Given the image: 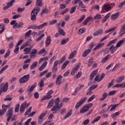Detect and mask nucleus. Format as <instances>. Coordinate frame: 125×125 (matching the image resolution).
<instances>
[{
    "label": "nucleus",
    "mask_w": 125,
    "mask_h": 125,
    "mask_svg": "<svg viewBox=\"0 0 125 125\" xmlns=\"http://www.w3.org/2000/svg\"><path fill=\"white\" fill-rule=\"evenodd\" d=\"M55 105L51 108V112H53V114H57L58 111L63 107V103H61L59 105L60 102V98H57L55 100Z\"/></svg>",
    "instance_id": "obj_1"
},
{
    "label": "nucleus",
    "mask_w": 125,
    "mask_h": 125,
    "mask_svg": "<svg viewBox=\"0 0 125 125\" xmlns=\"http://www.w3.org/2000/svg\"><path fill=\"white\" fill-rule=\"evenodd\" d=\"M41 9L39 7H36L31 12V21H36L37 20V15L40 12Z\"/></svg>",
    "instance_id": "obj_2"
},
{
    "label": "nucleus",
    "mask_w": 125,
    "mask_h": 125,
    "mask_svg": "<svg viewBox=\"0 0 125 125\" xmlns=\"http://www.w3.org/2000/svg\"><path fill=\"white\" fill-rule=\"evenodd\" d=\"M93 106V104L91 103L88 104H87L85 105L84 106H83L80 111V113L81 114H83L84 113H85L89 110L90 108H91Z\"/></svg>",
    "instance_id": "obj_3"
},
{
    "label": "nucleus",
    "mask_w": 125,
    "mask_h": 125,
    "mask_svg": "<svg viewBox=\"0 0 125 125\" xmlns=\"http://www.w3.org/2000/svg\"><path fill=\"white\" fill-rule=\"evenodd\" d=\"M47 25V22H44L40 25H37L36 24H34L33 25H30L28 27V29H33V30L39 29H42L44 26H46Z\"/></svg>",
    "instance_id": "obj_4"
},
{
    "label": "nucleus",
    "mask_w": 125,
    "mask_h": 125,
    "mask_svg": "<svg viewBox=\"0 0 125 125\" xmlns=\"http://www.w3.org/2000/svg\"><path fill=\"white\" fill-rule=\"evenodd\" d=\"M13 115V108L11 107L7 111L6 116L7 117V122H9L11 120V117Z\"/></svg>",
    "instance_id": "obj_5"
},
{
    "label": "nucleus",
    "mask_w": 125,
    "mask_h": 125,
    "mask_svg": "<svg viewBox=\"0 0 125 125\" xmlns=\"http://www.w3.org/2000/svg\"><path fill=\"white\" fill-rule=\"evenodd\" d=\"M9 107H10V104L7 105L3 104L2 105V110L0 109V117L3 116L5 114V112L7 111V109L9 108Z\"/></svg>",
    "instance_id": "obj_6"
},
{
    "label": "nucleus",
    "mask_w": 125,
    "mask_h": 125,
    "mask_svg": "<svg viewBox=\"0 0 125 125\" xmlns=\"http://www.w3.org/2000/svg\"><path fill=\"white\" fill-rule=\"evenodd\" d=\"M53 93V90H49L46 96H44L41 100V101H43L44 100H49V99H51V98H52V96H51V94Z\"/></svg>",
    "instance_id": "obj_7"
},
{
    "label": "nucleus",
    "mask_w": 125,
    "mask_h": 125,
    "mask_svg": "<svg viewBox=\"0 0 125 125\" xmlns=\"http://www.w3.org/2000/svg\"><path fill=\"white\" fill-rule=\"evenodd\" d=\"M30 75L29 74L24 75L20 79L19 82L21 83H27V82H28V81L30 80Z\"/></svg>",
    "instance_id": "obj_8"
},
{
    "label": "nucleus",
    "mask_w": 125,
    "mask_h": 125,
    "mask_svg": "<svg viewBox=\"0 0 125 125\" xmlns=\"http://www.w3.org/2000/svg\"><path fill=\"white\" fill-rule=\"evenodd\" d=\"M87 100V97H84L83 99H82L79 102H77L76 105H75V108L76 110H78L85 101Z\"/></svg>",
    "instance_id": "obj_9"
},
{
    "label": "nucleus",
    "mask_w": 125,
    "mask_h": 125,
    "mask_svg": "<svg viewBox=\"0 0 125 125\" xmlns=\"http://www.w3.org/2000/svg\"><path fill=\"white\" fill-rule=\"evenodd\" d=\"M110 10H111V6H110V4H104L102 7L101 13H105V11L108 12L110 11Z\"/></svg>",
    "instance_id": "obj_10"
},
{
    "label": "nucleus",
    "mask_w": 125,
    "mask_h": 125,
    "mask_svg": "<svg viewBox=\"0 0 125 125\" xmlns=\"http://www.w3.org/2000/svg\"><path fill=\"white\" fill-rule=\"evenodd\" d=\"M37 86V83H34L33 84L31 85V87H30V85L28 86L27 88V91L28 93V94H31V92H33L34 91V89H35V88Z\"/></svg>",
    "instance_id": "obj_11"
},
{
    "label": "nucleus",
    "mask_w": 125,
    "mask_h": 125,
    "mask_svg": "<svg viewBox=\"0 0 125 125\" xmlns=\"http://www.w3.org/2000/svg\"><path fill=\"white\" fill-rule=\"evenodd\" d=\"M8 89V83L6 82L5 84V85L3 87V88H1L0 90V95H1V93L2 92H6L7 91V89Z\"/></svg>",
    "instance_id": "obj_12"
},
{
    "label": "nucleus",
    "mask_w": 125,
    "mask_h": 125,
    "mask_svg": "<svg viewBox=\"0 0 125 125\" xmlns=\"http://www.w3.org/2000/svg\"><path fill=\"white\" fill-rule=\"evenodd\" d=\"M54 103L55 104V100H54V99H52L51 100H50L49 103H48L47 108L49 109L53 107V105H54Z\"/></svg>",
    "instance_id": "obj_13"
},
{
    "label": "nucleus",
    "mask_w": 125,
    "mask_h": 125,
    "mask_svg": "<svg viewBox=\"0 0 125 125\" xmlns=\"http://www.w3.org/2000/svg\"><path fill=\"white\" fill-rule=\"evenodd\" d=\"M37 53H38V50L35 49H33L32 51L30 53V57L31 58H35L37 56Z\"/></svg>",
    "instance_id": "obj_14"
},
{
    "label": "nucleus",
    "mask_w": 125,
    "mask_h": 125,
    "mask_svg": "<svg viewBox=\"0 0 125 125\" xmlns=\"http://www.w3.org/2000/svg\"><path fill=\"white\" fill-rule=\"evenodd\" d=\"M26 105H27V102H24L22 104L20 109V112L23 113L24 111H25V109L26 108Z\"/></svg>",
    "instance_id": "obj_15"
},
{
    "label": "nucleus",
    "mask_w": 125,
    "mask_h": 125,
    "mask_svg": "<svg viewBox=\"0 0 125 125\" xmlns=\"http://www.w3.org/2000/svg\"><path fill=\"white\" fill-rule=\"evenodd\" d=\"M97 73H98V70L97 69L94 70L90 75V81H92L93 80V78L96 76Z\"/></svg>",
    "instance_id": "obj_16"
},
{
    "label": "nucleus",
    "mask_w": 125,
    "mask_h": 125,
    "mask_svg": "<svg viewBox=\"0 0 125 125\" xmlns=\"http://www.w3.org/2000/svg\"><path fill=\"white\" fill-rule=\"evenodd\" d=\"M90 52H91V50L88 49L85 50L83 53L82 56L83 57H86L88 54H89Z\"/></svg>",
    "instance_id": "obj_17"
},
{
    "label": "nucleus",
    "mask_w": 125,
    "mask_h": 125,
    "mask_svg": "<svg viewBox=\"0 0 125 125\" xmlns=\"http://www.w3.org/2000/svg\"><path fill=\"white\" fill-rule=\"evenodd\" d=\"M109 96L108 93L107 92H104L102 95V97L99 99L100 101H104L106 98H107Z\"/></svg>",
    "instance_id": "obj_18"
},
{
    "label": "nucleus",
    "mask_w": 125,
    "mask_h": 125,
    "mask_svg": "<svg viewBox=\"0 0 125 125\" xmlns=\"http://www.w3.org/2000/svg\"><path fill=\"white\" fill-rule=\"evenodd\" d=\"M76 55H77V51L74 50L70 54L68 57V59H73V58H74Z\"/></svg>",
    "instance_id": "obj_19"
},
{
    "label": "nucleus",
    "mask_w": 125,
    "mask_h": 125,
    "mask_svg": "<svg viewBox=\"0 0 125 125\" xmlns=\"http://www.w3.org/2000/svg\"><path fill=\"white\" fill-rule=\"evenodd\" d=\"M103 33V30L102 29H99L93 33V36H94V37H96L97 36H99V35H101Z\"/></svg>",
    "instance_id": "obj_20"
},
{
    "label": "nucleus",
    "mask_w": 125,
    "mask_h": 125,
    "mask_svg": "<svg viewBox=\"0 0 125 125\" xmlns=\"http://www.w3.org/2000/svg\"><path fill=\"white\" fill-rule=\"evenodd\" d=\"M120 16V13H117L114 14H112L111 16V20H116Z\"/></svg>",
    "instance_id": "obj_21"
},
{
    "label": "nucleus",
    "mask_w": 125,
    "mask_h": 125,
    "mask_svg": "<svg viewBox=\"0 0 125 125\" xmlns=\"http://www.w3.org/2000/svg\"><path fill=\"white\" fill-rule=\"evenodd\" d=\"M125 79V76H120L116 80V83H122V82H123Z\"/></svg>",
    "instance_id": "obj_22"
},
{
    "label": "nucleus",
    "mask_w": 125,
    "mask_h": 125,
    "mask_svg": "<svg viewBox=\"0 0 125 125\" xmlns=\"http://www.w3.org/2000/svg\"><path fill=\"white\" fill-rule=\"evenodd\" d=\"M117 49H118V48L116 47V46H113V45H112L109 48V50H111V53L112 54H114V52H116V50H117Z\"/></svg>",
    "instance_id": "obj_23"
},
{
    "label": "nucleus",
    "mask_w": 125,
    "mask_h": 125,
    "mask_svg": "<svg viewBox=\"0 0 125 125\" xmlns=\"http://www.w3.org/2000/svg\"><path fill=\"white\" fill-rule=\"evenodd\" d=\"M93 19V17H89L87 19H86L83 22V25H86L89 21H91Z\"/></svg>",
    "instance_id": "obj_24"
},
{
    "label": "nucleus",
    "mask_w": 125,
    "mask_h": 125,
    "mask_svg": "<svg viewBox=\"0 0 125 125\" xmlns=\"http://www.w3.org/2000/svg\"><path fill=\"white\" fill-rule=\"evenodd\" d=\"M110 16H111V13H109L105 17H104L103 20L102 21V22L105 23V22L108 20V18H109Z\"/></svg>",
    "instance_id": "obj_25"
},
{
    "label": "nucleus",
    "mask_w": 125,
    "mask_h": 125,
    "mask_svg": "<svg viewBox=\"0 0 125 125\" xmlns=\"http://www.w3.org/2000/svg\"><path fill=\"white\" fill-rule=\"evenodd\" d=\"M104 46V43H99L94 49L93 51L95 50H97V49H99L101 47H103Z\"/></svg>",
    "instance_id": "obj_26"
},
{
    "label": "nucleus",
    "mask_w": 125,
    "mask_h": 125,
    "mask_svg": "<svg viewBox=\"0 0 125 125\" xmlns=\"http://www.w3.org/2000/svg\"><path fill=\"white\" fill-rule=\"evenodd\" d=\"M44 80H45V78H43L41 80L40 82L39 83V86L41 88L44 86V83H43V82H44Z\"/></svg>",
    "instance_id": "obj_27"
},
{
    "label": "nucleus",
    "mask_w": 125,
    "mask_h": 125,
    "mask_svg": "<svg viewBox=\"0 0 125 125\" xmlns=\"http://www.w3.org/2000/svg\"><path fill=\"white\" fill-rule=\"evenodd\" d=\"M125 43V41L124 40H121L118 43L116 44V47L117 48H119V47H120L122 45H123V44Z\"/></svg>",
    "instance_id": "obj_28"
},
{
    "label": "nucleus",
    "mask_w": 125,
    "mask_h": 125,
    "mask_svg": "<svg viewBox=\"0 0 125 125\" xmlns=\"http://www.w3.org/2000/svg\"><path fill=\"white\" fill-rule=\"evenodd\" d=\"M38 66V62H34L30 66L31 70H34Z\"/></svg>",
    "instance_id": "obj_29"
},
{
    "label": "nucleus",
    "mask_w": 125,
    "mask_h": 125,
    "mask_svg": "<svg viewBox=\"0 0 125 125\" xmlns=\"http://www.w3.org/2000/svg\"><path fill=\"white\" fill-rule=\"evenodd\" d=\"M109 58H111V55H107L102 61V63H105L106 61H107Z\"/></svg>",
    "instance_id": "obj_30"
},
{
    "label": "nucleus",
    "mask_w": 125,
    "mask_h": 125,
    "mask_svg": "<svg viewBox=\"0 0 125 125\" xmlns=\"http://www.w3.org/2000/svg\"><path fill=\"white\" fill-rule=\"evenodd\" d=\"M36 6H42V0H37Z\"/></svg>",
    "instance_id": "obj_31"
},
{
    "label": "nucleus",
    "mask_w": 125,
    "mask_h": 125,
    "mask_svg": "<svg viewBox=\"0 0 125 125\" xmlns=\"http://www.w3.org/2000/svg\"><path fill=\"white\" fill-rule=\"evenodd\" d=\"M69 61H65L62 66V70H64V69H65L67 66V65L69 64Z\"/></svg>",
    "instance_id": "obj_32"
},
{
    "label": "nucleus",
    "mask_w": 125,
    "mask_h": 125,
    "mask_svg": "<svg viewBox=\"0 0 125 125\" xmlns=\"http://www.w3.org/2000/svg\"><path fill=\"white\" fill-rule=\"evenodd\" d=\"M117 41H118V39H115L111 41L107 45V46H111V44H113V43H116Z\"/></svg>",
    "instance_id": "obj_33"
},
{
    "label": "nucleus",
    "mask_w": 125,
    "mask_h": 125,
    "mask_svg": "<svg viewBox=\"0 0 125 125\" xmlns=\"http://www.w3.org/2000/svg\"><path fill=\"white\" fill-rule=\"evenodd\" d=\"M73 112V110H70L69 112H68L67 114L65 115V116L64 117L63 120H66V119L69 118V117H70V116L72 115V113Z\"/></svg>",
    "instance_id": "obj_34"
},
{
    "label": "nucleus",
    "mask_w": 125,
    "mask_h": 125,
    "mask_svg": "<svg viewBox=\"0 0 125 125\" xmlns=\"http://www.w3.org/2000/svg\"><path fill=\"white\" fill-rule=\"evenodd\" d=\"M111 108L110 110V112H112V111H114V110H115L116 109V108H117V107H118V106H119V104H116L114 105L111 104L110 105Z\"/></svg>",
    "instance_id": "obj_35"
},
{
    "label": "nucleus",
    "mask_w": 125,
    "mask_h": 125,
    "mask_svg": "<svg viewBox=\"0 0 125 125\" xmlns=\"http://www.w3.org/2000/svg\"><path fill=\"white\" fill-rule=\"evenodd\" d=\"M93 63V58L89 59L88 61V67H90Z\"/></svg>",
    "instance_id": "obj_36"
},
{
    "label": "nucleus",
    "mask_w": 125,
    "mask_h": 125,
    "mask_svg": "<svg viewBox=\"0 0 125 125\" xmlns=\"http://www.w3.org/2000/svg\"><path fill=\"white\" fill-rule=\"evenodd\" d=\"M47 114V111L42 113L39 117L38 119L43 120V117H45V115Z\"/></svg>",
    "instance_id": "obj_37"
},
{
    "label": "nucleus",
    "mask_w": 125,
    "mask_h": 125,
    "mask_svg": "<svg viewBox=\"0 0 125 125\" xmlns=\"http://www.w3.org/2000/svg\"><path fill=\"white\" fill-rule=\"evenodd\" d=\"M84 32H85V28H80L78 32L79 35H82V34Z\"/></svg>",
    "instance_id": "obj_38"
},
{
    "label": "nucleus",
    "mask_w": 125,
    "mask_h": 125,
    "mask_svg": "<svg viewBox=\"0 0 125 125\" xmlns=\"http://www.w3.org/2000/svg\"><path fill=\"white\" fill-rule=\"evenodd\" d=\"M23 51L25 52L24 54H29L31 52V48L26 47L23 50Z\"/></svg>",
    "instance_id": "obj_39"
},
{
    "label": "nucleus",
    "mask_w": 125,
    "mask_h": 125,
    "mask_svg": "<svg viewBox=\"0 0 125 125\" xmlns=\"http://www.w3.org/2000/svg\"><path fill=\"white\" fill-rule=\"evenodd\" d=\"M51 42V39L49 38V37H47L46 42H45L46 45H48L50 44Z\"/></svg>",
    "instance_id": "obj_40"
},
{
    "label": "nucleus",
    "mask_w": 125,
    "mask_h": 125,
    "mask_svg": "<svg viewBox=\"0 0 125 125\" xmlns=\"http://www.w3.org/2000/svg\"><path fill=\"white\" fill-rule=\"evenodd\" d=\"M69 38H66L65 39H63L62 40V41L61 42V44L63 45V44H66V43L67 42H69Z\"/></svg>",
    "instance_id": "obj_41"
},
{
    "label": "nucleus",
    "mask_w": 125,
    "mask_h": 125,
    "mask_svg": "<svg viewBox=\"0 0 125 125\" xmlns=\"http://www.w3.org/2000/svg\"><path fill=\"white\" fill-rule=\"evenodd\" d=\"M20 107V104H18L16 105L15 107V113H18L19 112V108Z\"/></svg>",
    "instance_id": "obj_42"
},
{
    "label": "nucleus",
    "mask_w": 125,
    "mask_h": 125,
    "mask_svg": "<svg viewBox=\"0 0 125 125\" xmlns=\"http://www.w3.org/2000/svg\"><path fill=\"white\" fill-rule=\"evenodd\" d=\"M59 33L60 35H62V36H65L66 35V33H65L64 30L62 28H59Z\"/></svg>",
    "instance_id": "obj_43"
},
{
    "label": "nucleus",
    "mask_w": 125,
    "mask_h": 125,
    "mask_svg": "<svg viewBox=\"0 0 125 125\" xmlns=\"http://www.w3.org/2000/svg\"><path fill=\"white\" fill-rule=\"evenodd\" d=\"M76 9H77V6H74L70 9V14H73L76 11Z\"/></svg>",
    "instance_id": "obj_44"
},
{
    "label": "nucleus",
    "mask_w": 125,
    "mask_h": 125,
    "mask_svg": "<svg viewBox=\"0 0 125 125\" xmlns=\"http://www.w3.org/2000/svg\"><path fill=\"white\" fill-rule=\"evenodd\" d=\"M32 111V106H30L27 111L24 113V116H27V115H29L30 113Z\"/></svg>",
    "instance_id": "obj_45"
},
{
    "label": "nucleus",
    "mask_w": 125,
    "mask_h": 125,
    "mask_svg": "<svg viewBox=\"0 0 125 125\" xmlns=\"http://www.w3.org/2000/svg\"><path fill=\"white\" fill-rule=\"evenodd\" d=\"M97 86H98L97 84H93L89 87L88 90H93V89H95Z\"/></svg>",
    "instance_id": "obj_46"
},
{
    "label": "nucleus",
    "mask_w": 125,
    "mask_h": 125,
    "mask_svg": "<svg viewBox=\"0 0 125 125\" xmlns=\"http://www.w3.org/2000/svg\"><path fill=\"white\" fill-rule=\"evenodd\" d=\"M121 67V63H117L112 69V72H115L116 69L120 68Z\"/></svg>",
    "instance_id": "obj_47"
},
{
    "label": "nucleus",
    "mask_w": 125,
    "mask_h": 125,
    "mask_svg": "<svg viewBox=\"0 0 125 125\" xmlns=\"http://www.w3.org/2000/svg\"><path fill=\"white\" fill-rule=\"evenodd\" d=\"M117 29V27H114L112 28L109 29L105 31V34H108V33H110V32H112V31H114Z\"/></svg>",
    "instance_id": "obj_48"
},
{
    "label": "nucleus",
    "mask_w": 125,
    "mask_h": 125,
    "mask_svg": "<svg viewBox=\"0 0 125 125\" xmlns=\"http://www.w3.org/2000/svg\"><path fill=\"white\" fill-rule=\"evenodd\" d=\"M48 12H49V10H48V9H44L41 12V15L42 16L43 15V14H44V13L47 14L48 13Z\"/></svg>",
    "instance_id": "obj_49"
},
{
    "label": "nucleus",
    "mask_w": 125,
    "mask_h": 125,
    "mask_svg": "<svg viewBox=\"0 0 125 125\" xmlns=\"http://www.w3.org/2000/svg\"><path fill=\"white\" fill-rule=\"evenodd\" d=\"M15 2V0H11L10 1L8 2L7 3V5L9 6V7H11V6L13 5V3H14Z\"/></svg>",
    "instance_id": "obj_50"
},
{
    "label": "nucleus",
    "mask_w": 125,
    "mask_h": 125,
    "mask_svg": "<svg viewBox=\"0 0 125 125\" xmlns=\"http://www.w3.org/2000/svg\"><path fill=\"white\" fill-rule=\"evenodd\" d=\"M79 7H81V8H85V5L83 4V1H80L79 2Z\"/></svg>",
    "instance_id": "obj_51"
},
{
    "label": "nucleus",
    "mask_w": 125,
    "mask_h": 125,
    "mask_svg": "<svg viewBox=\"0 0 125 125\" xmlns=\"http://www.w3.org/2000/svg\"><path fill=\"white\" fill-rule=\"evenodd\" d=\"M95 97H96V95H93L91 97H90L88 100H87V102H90L91 101H92V100H93V99H94V98H95Z\"/></svg>",
    "instance_id": "obj_52"
},
{
    "label": "nucleus",
    "mask_w": 125,
    "mask_h": 125,
    "mask_svg": "<svg viewBox=\"0 0 125 125\" xmlns=\"http://www.w3.org/2000/svg\"><path fill=\"white\" fill-rule=\"evenodd\" d=\"M44 36V34L43 33L41 34L40 36H39L38 38L36 39V42H40V41H41V40H42Z\"/></svg>",
    "instance_id": "obj_53"
},
{
    "label": "nucleus",
    "mask_w": 125,
    "mask_h": 125,
    "mask_svg": "<svg viewBox=\"0 0 125 125\" xmlns=\"http://www.w3.org/2000/svg\"><path fill=\"white\" fill-rule=\"evenodd\" d=\"M101 18H102L101 15L98 14L95 17H94V20H99V19H101Z\"/></svg>",
    "instance_id": "obj_54"
},
{
    "label": "nucleus",
    "mask_w": 125,
    "mask_h": 125,
    "mask_svg": "<svg viewBox=\"0 0 125 125\" xmlns=\"http://www.w3.org/2000/svg\"><path fill=\"white\" fill-rule=\"evenodd\" d=\"M119 115H120V112H115L114 114H113L111 115V118H112V119H115L116 117H118V116H119Z\"/></svg>",
    "instance_id": "obj_55"
},
{
    "label": "nucleus",
    "mask_w": 125,
    "mask_h": 125,
    "mask_svg": "<svg viewBox=\"0 0 125 125\" xmlns=\"http://www.w3.org/2000/svg\"><path fill=\"white\" fill-rule=\"evenodd\" d=\"M94 46H95V44H94L93 42H91L89 44V49H90L91 51L92 50V48H93Z\"/></svg>",
    "instance_id": "obj_56"
},
{
    "label": "nucleus",
    "mask_w": 125,
    "mask_h": 125,
    "mask_svg": "<svg viewBox=\"0 0 125 125\" xmlns=\"http://www.w3.org/2000/svg\"><path fill=\"white\" fill-rule=\"evenodd\" d=\"M84 18H85V16L83 15L81 17V18H80L79 20H78V23H82V21L84 20Z\"/></svg>",
    "instance_id": "obj_57"
},
{
    "label": "nucleus",
    "mask_w": 125,
    "mask_h": 125,
    "mask_svg": "<svg viewBox=\"0 0 125 125\" xmlns=\"http://www.w3.org/2000/svg\"><path fill=\"white\" fill-rule=\"evenodd\" d=\"M101 119V117L98 116L97 118H96L91 123V124H94V123H96V122H98L99 120Z\"/></svg>",
    "instance_id": "obj_58"
},
{
    "label": "nucleus",
    "mask_w": 125,
    "mask_h": 125,
    "mask_svg": "<svg viewBox=\"0 0 125 125\" xmlns=\"http://www.w3.org/2000/svg\"><path fill=\"white\" fill-rule=\"evenodd\" d=\"M116 92H117V91H116V90L111 91L108 94V96H111L112 95H114V94H116Z\"/></svg>",
    "instance_id": "obj_59"
},
{
    "label": "nucleus",
    "mask_w": 125,
    "mask_h": 125,
    "mask_svg": "<svg viewBox=\"0 0 125 125\" xmlns=\"http://www.w3.org/2000/svg\"><path fill=\"white\" fill-rule=\"evenodd\" d=\"M114 82H115V79H113L111 82L109 83L107 86V88H110V87H111V86H112L113 84H114Z\"/></svg>",
    "instance_id": "obj_60"
},
{
    "label": "nucleus",
    "mask_w": 125,
    "mask_h": 125,
    "mask_svg": "<svg viewBox=\"0 0 125 125\" xmlns=\"http://www.w3.org/2000/svg\"><path fill=\"white\" fill-rule=\"evenodd\" d=\"M99 75H97L94 79L95 82H98V83H99V82H101V80H100V78L99 79Z\"/></svg>",
    "instance_id": "obj_61"
},
{
    "label": "nucleus",
    "mask_w": 125,
    "mask_h": 125,
    "mask_svg": "<svg viewBox=\"0 0 125 125\" xmlns=\"http://www.w3.org/2000/svg\"><path fill=\"white\" fill-rule=\"evenodd\" d=\"M58 67L57 66H53V68L52 69V73H57V70H58Z\"/></svg>",
    "instance_id": "obj_62"
},
{
    "label": "nucleus",
    "mask_w": 125,
    "mask_h": 125,
    "mask_svg": "<svg viewBox=\"0 0 125 125\" xmlns=\"http://www.w3.org/2000/svg\"><path fill=\"white\" fill-rule=\"evenodd\" d=\"M31 34H32V30H30L25 33V37H30Z\"/></svg>",
    "instance_id": "obj_63"
},
{
    "label": "nucleus",
    "mask_w": 125,
    "mask_h": 125,
    "mask_svg": "<svg viewBox=\"0 0 125 125\" xmlns=\"http://www.w3.org/2000/svg\"><path fill=\"white\" fill-rule=\"evenodd\" d=\"M125 5V0L122 2L118 6L119 8H122L123 6Z\"/></svg>",
    "instance_id": "obj_64"
}]
</instances>
